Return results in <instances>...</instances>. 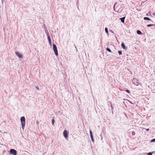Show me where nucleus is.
<instances>
[{
  "mask_svg": "<svg viewBox=\"0 0 155 155\" xmlns=\"http://www.w3.org/2000/svg\"><path fill=\"white\" fill-rule=\"evenodd\" d=\"M21 123V128L22 129L24 130V129L25 125V117H22L20 119Z\"/></svg>",
  "mask_w": 155,
  "mask_h": 155,
  "instance_id": "f257e3e1",
  "label": "nucleus"
},
{
  "mask_svg": "<svg viewBox=\"0 0 155 155\" xmlns=\"http://www.w3.org/2000/svg\"><path fill=\"white\" fill-rule=\"evenodd\" d=\"M53 50L54 51L55 54L56 56H57L58 55V54L56 46V45H55L53 44Z\"/></svg>",
  "mask_w": 155,
  "mask_h": 155,
  "instance_id": "f03ea898",
  "label": "nucleus"
},
{
  "mask_svg": "<svg viewBox=\"0 0 155 155\" xmlns=\"http://www.w3.org/2000/svg\"><path fill=\"white\" fill-rule=\"evenodd\" d=\"M132 82L134 84H135L137 86H138L139 84V82L138 81V80L135 78H134L133 79L132 81Z\"/></svg>",
  "mask_w": 155,
  "mask_h": 155,
  "instance_id": "7ed1b4c3",
  "label": "nucleus"
},
{
  "mask_svg": "<svg viewBox=\"0 0 155 155\" xmlns=\"http://www.w3.org/2000/svg\"><path fill=\"white\" fill-rule=\"evenodd\" d=\"M10 153L11 154H12L13 155H17L16 151L14 149H11L10 150Z\"/></svg>",
  "mask_w": 155,
  "mask_h": 155,
  "instance_id": "20e7f679",
  "label": "nucleus"
},
{
  "mask_svg": "<svg viewBox=\"0 0 155 155\" xmlns=\"http://www.w3.org/2000/svg\"><path fill=\"white\" fill-rule=\"evenodd\" d=\"M63 135L65 138L68 137V132L66 130H64V131Z\"/></svg>",
  "mask_w": 155,
  "mask_h": 155,
  "instance_id": "39448f33",
  "label": "nucleus"
},
{
  "mask_svg": "<svg viewBox=\"0 0 155 155\" xmlns=\"http://www.w3.org/2000/svg\"><path fill=\"white\" fill-rule=\"evenodd\" d=\"M89 132H90V137H91V140L93 142H94V140L93 136V135H92V132L91 131V130H90Z\"/></svg>",
  "mask_w": 155,
  "mask_h": 155,
  "instance_id": "423d86ee",
  "label": "nucleus"
},
{
  "mask_svg": "<svg viewBox=\"0 0 155 155\" xmlns=\"http://www.w3.org/2000/svg\"><path fill=\"white\" fill-rule=\"evenodd\" d=\"M15 54L19 58H21L22 57V55L20 54L18 52H15Z\"/></svg>",
  "mask_w": 155,
  "mask_h": 155,
  "instance_id": "0eeeda50",
  "label": "nucleus"
},
{
  "mask_svg": "<svg viewBox=\"0 0 155 155\" xmlns=\"http://www.w3.org/2000/svg\"><path fill=\"white\" fill-rule=\"evenodd\" d=\"M47 35L48 39V41L49 44L50 45H51V40L50 37L48 34V33L47 34Z\"/></svg>",
  "mask_w": 155,
  "mask_h": 155,
  "instance_id": "6e6552de",
  "label": "nucleus"
},
{
  "mask_svg": "<svg viewBox=\"0 0 155 155\" xmlns=\"http://www.w3.org/2000/svg\"><path fill=\"white\" fill-rule=\"evenodd\" d=\"M121 46L124 49L126 50L127 48L126 47L125 44L123 43H121Z\"/></svg>",
  "mask_w": 155,
  "mask_h": 155,
  "instance_id": "1a4fd4ad",
  "label": "nucleus"
},
{
  "mask_svg": "<svg viewBox=\"0 0 155 155\" xmlns=\"http://www.w3.org/2000/svg\"><path fill=\"white\" fill-rule=\"evenodd\" d=\"M125 19V17H123L120 18L121 21L123 23H124V22Z\"/></svg>",
  "mask_w": 155,
  "mask_h": 155,
  "instance_id": "9d476101",
  "label": "nucleus"
},
{
  "mask_svg": "<svg viewBox=\"0 0 155 155\" xmlns=\"http://www.w3.org/2000/svg\"><path fill=\"white\" fill-rule=\"evenodd\" d=\"M123 10V9L121 8H120L117 11L118 13H120V12H122V11Z\"/></svg>",
  "mask_w": 155,
  "mask_h": 155,
  "instance_id": "9b49d317",
  "label": "nucleus"
},
{
  "mask_svg": "<svg viewBox=\"0 0 155 155\" xmlns=\"http://www.w3.org/2000/svg\"><path fill=\"white\" fill-rule=\"evenodd\" d=\"M143 19L144 20H150V21L151 20L148 17H144Z\"/></svg>",
  "mask_w": 155,
  "mask_h": 155,
  "instance_id": "f8f14e48",
  "label": "nucleus"
},
{
  "mask_svg": "<svg viewBox=\"0 0 155 155\" xmlns=\"http://www.w3.org/2000/svg\"><path fill=\"white\" fill-rule=\"evenodd\" d=\"M137 34L138 35H140L142 34V33L140 31L138 30L137 31Z\"/></svg>",
  "mask_w": 155,
  "mask_h": 155,
  "instance_id": "ddd939ff",
  "label": "nucleus"
},
{
  "mask_svg": "<svg viewBox=\"0 0 155 155\" xmlns=\"http://www.w3.org/2000/svg\"><path fill=\"white\" fill-rule=\"evenodd\" d=\"M105 32L108 35V29L107 28H106V27L105 28Z\"/></svg>",
  "mask_w": 155,
  "mask_h": 155,
  "instance_id": "4468645a",
  "label": "nucleus"
},
{
  "mask_svg": "<svg viewBox=\"0 0 155 155\" xmlns=\"http://www.w3.org/2000/svg\"><path fill=\"white\" fill-rule=\"evenodd\" d=\"M106 50L107 51H108L109 52H111V51L110 50V48H106Z\"/></svg>",
  "mask_w": 155,
  "mask_h": 155,
  "instance_id": "2eb2a0df",
  "label": "nucleus"
},
{
  "mask_svg": "<svg viewBox=\"0 0 155 155\" xmlns=\"http://www.w3.org/2000/svg\"><path fill=\"white\" fill-rule=\"evenodd\" d=\"M154 25V24H149V25H147V27H151V26H153Z\"/></svg>",
  "mask_w": 155,
  "mask_h": 155,
  "instance_id": "dca6fc26",
  "label": "nucleus"
},
{
  "mask_svg": "<svg viewBox=\"0 0 155 155\" xmlns=\"http://www.w3.org/2000/svg\"><path fill=\"white\" fill-rule=\"evenodd\" d=\"M54 121H55L54 120V119H52V125H54Z\"/></svg>",
  "mask_w": 155,
  "mask_h": 155,
  "instance_id": "f3484780",
  "label": "nucleus"
},
{
  "mask_svg": "<svg viewBox=\"0 0 155 155\" xmlns=\"http://www.w3.org/2000/svg\"><path fill=\"white\" fill-rule=\"evenodd\" d=\"M151 142H155V139H153L151 141Z\"/></svg>",
  "mask_w": 155,
  "mask_h": 155,
  "instance_id": "a211bd4d",
  "label": "nucleus"
},
{
  "mask_svg": "<svg viewBox=\"0 0 155 155\" xmlns=\"http://www.w3.org/2000/svg\"><path fill=\"white\" fill-rule=\"evenodd\" d=\"M150 12H148L147 14H146V15L147 16H150Z\"/></svg>",
  "mask_w": 155,
  "mask_h": 155,
  "instance_id": "6ab92c4d",
  "label": "nucleus"
},
{
  "mask_svg": "<svg viewBox=\"0 0 155 155\" xmlns=\"http://www.w3.org/2000/svg\"><path fill=\"white\" fill-rule=\"evenodd\" d=\"M132 135L133 136L135 134V132L134 131H132Z\"/></svg>",
  "mask_w": 155,
  "mask_h": 155,
  "instance_id": "aec40b11",
  "label": "nucleus"
},
{
  "mask_svg": "<svg viewBox=\"0 0 155 155\" xmlns=\"http://www.w3.org/2000/svg\"><path fill=\"white\" fill-rule=\"evenodd\" d=\"M118 53H119V54L120 55L121 54H122V51H118Z\"/></svg>",
  "mask_w": 155,
  "mask_h": 155,
  "instance_id": "412c9836",
  "label": "nucleus"
},
{
  "mask_svg": "<svg viewBox=\"0 0 155 155\" xmlns=\"http://www.w3.org/2000/svg\"><path fill=\"white\" fill-rule=\"evenodd\" d=\"M125 91L126 92H127V93H130V91L128 90H126Z\"/></svg>",
  "mask_w": 155,
  "mask_h": 155,
  "instance_id": "4be33fe9",
  "label": "nucleus"
},
{
  "mask_svg": "<svg viewBox=\"0 0 155 155\" xmlns=\"http://www.w3.org/2000/svg\"><path fill=\"white\" fill-rule=\"evenodd\" d=\"M152 155V153L151 152H149L148 153V155Z\"/></svg>",
  "mask_w": 155,
  "mask_h": 155,
  "instance_id": "5701e85b",
  "label": "nucleus"
},
{
  "mask_svg": "<svg viewBox=\"0 0 155 155\" xmlns=\"http://www.w3.org/2000/svg\"><path fill=\"white\" fill-rule=\"evenodd\" d=\"M111 109L112 110H113V107L112 106V105H111Z\"/></svg>",
  "mask_w": 155,
  "mask_h": 155,
  "instance_id": "b1692460",
  "label": "nucleus"
},
{
  "mask_svg": "<svg viewBox=\"0 0 155 155\" xmlns=\"http://www.w3.org/2000/svg\"><path fill=\"white\" fill-rule=\"evenodd\" d=\"M146 130L147 131H148L149 130V128L146 129Z\"/></svg>",
  "mask_w": 155,
  "mask_h": 155,
  "instance_id": "393cba45",
  "label": "nucleus"
},
{
  "mask_svg": "<svg viewBox=\"0 0 155 155\" xmlns=\"http://www.w3.org/2000/svg\"><path fill=\"white\" fill-rule=\"evenodd\" d=\"M110 106H111V105H112V103L111 102H110Z\"/></svg>",
  "mask_w": 155,
  "mask_h": 155,
  "instance_id": "a878e982",
  "label": "nucleus"
},
{
  "mask_svg": "<svg viewBox=\"0 0 155 155\" xmlns=\"http://www.w3.org/2000/svg\"><path fill=\"white\" fill-rule=\"evenodd\" d=\"M110 32H112V33H113V32L112 31V30H110Z\"/></svg>",
  "mask_w": 155,
  "mask_h": 155,
  "instance_id": "bb28decb",
  "label": "nucleus"
},
{
  "mask_svg": "<svg viewBox=\"0 0 155 155\" xmlns=\"http://www.w3.org/2000/svg\"><path fill=\"white\" fill-rule=\"evenodd\" d=\"M153 15H155V13H153Z\"/></svg>",
  "mask_w": 155,
  "mask_h": 155,
  "instance_id": "cd10ccee",
  "label": "nucleus"
},
{
  "mask_svg": "<svg viewBox=\"0 0 155 155\" xmlns=\"http://www.w3.org/2000/svg\"><path fill=\"white\" fill-rule=\"evenodd\" d=\"M37 88L38 89V87H37Z\"/></svg>",
  "mask_w": 155,
  "mask_h": 155,
  "instance_id": "c85d7f7f",
  "label": "nucleus"
},
{
  "mask_svg": "<svg viewBox=\"0 0 155 155\" xmlns=\"http://www.w3.org/2000/svg\"><path fill=\"white\" fill-rule=\"evenodd\" d=\"M75 48H76V46H75Z\"/></svg>",
  "mask_w": 155,
  "mask_h": 155,
  "instance_id": "c756f323",
  "label": "nucleus"
},
{
  "mask_svg": "<svg viewBox=\"0 0 155 155\" xmlns=\"http://www.w3.org/2000/svg\"><path fill=\"white\" fill-rule=\"evenodd\" d=\"M1 132V131L0 130V132Z\"/></svg>",
  "mask_w": 155,
  "mask_h": 155,
  "instance_id": "7c9ffc66",
  "label": "nucleus"
}]
</instances>
